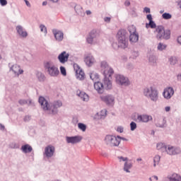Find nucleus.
<instances>
[{
  "label": "nucleus",
  "instance_id": "1",
  "mask_svg": "<svg viewBox=\"0 0 181 181\" xmlns=\"http://www.w3.org/2000/svg\"><path fill=\"white\" fill-rule=\"evenodd\" d=\"M129 35L126 30L121 29L117 32V37L118 42V47L127 49L128 47V37Z\"/></svg>",
  "mask_w": 181,
  "mask_h": 181
},
{
  "label": "nucleus",
  "instance_id": "2",
  "mask_svg": "<svg viewBox=\"0 0 181 181\" xmlns=\"http://www.w3.org/2000/svg\"><path fill=\"white\" fill-rule=\"evenodd\" d=\"M155 33L157 40H169L170 39V30L165 29L163 25H158Z\"/></svg>",
  "mask_w": 181,
  "mask_h": 181
},
{
  "label": "nucleus",
  "instance_id": "3",
  "mask_svg": "<svg viewBox=\"0 0 181 181\" xmlns=\"http://www.w3.org/2000/svg\"><path fill=\"white\" fill-rule=\"evenodd\" d=\"M144 95L146 98H149L153 103H156L159 100V91L152 86L144 89Z\"/></svg>",
  "mask_w": 181,
  "mask_h": 181
},
{
  "label": "nucleus",
  "instance_id": "4",
  "mask_svg": "<svg viewBox=\"0 0 181 181\" xmlns=\"http://www.w3.org/2000/svg\"><path fill=\"white\" fill-rule=\"evenodd\" d=\"M44 68L47 71L50 77H57L60 74L59 68L54 66V64L52 61L44 62Z\"/></svg>",
  "mask_w": 181,
  "mask_h": 181
},
{
  "label": "nucleus",
  "instance_id": "5",
  "mask_svg": "<svg viewBox=\"0 0 181 181\" xmlns=\"http://www.w3.org/2000/svg\"><path fill=\"white\" fill-rule=\"evenodd\" d=\"M105 143L108 146H119V141H118V136L106 135L105 137Z\"/></svg>",
  "mask_w": 181,
  "mask_h": 181
},
{
  "label": "nucleus",
  "instance_id": "6",
  "mask_svg": "<svg viewBox=\"0 0 181 181\" xmlns=\"http://www.w3.org/2000/svg\"><path fill=\"white\" fill-rule=\"evenodd\" d=\"M38 103L41 105L42 110L44 111H51L52 105L49 103V100L43 96H40L38 98Z\"/></svg>",
  "mask_w": 181,
  "mask_h": 181
},
{
  "label": "nucleus",
  "instance_id": "7",
  "mask_svg": "<svg viewBox=\"0 0 181 181\" xmlns=\"http://www.w3.org/2000/svg\"><path fill=\"white\" fill-rule=\"evenodd\" d=\"M165 152L167 153V155H170V156H175L176 155H180L181 149L180 147L168 144L167 145Z\"/></svg>",
  "mask_w": 181,
  "mask_h": 181
},
{
  "label": "nucleus",
  "instance_id": "8",
  "mask_svg": "<svg viewBox=\"0 0 181 181\" xmlns=\"http://www.w3.org/2000/svg\"><path fill=\"white\" fill-rule=\"evenodd\" d=\"M100 67L102 69V73L103 76L109 74V77H110V74H114V69L110 67V66L108 65V63L106 62V61H102L100 62Z\"/></svg>",
  "mask_w": 181,
  "mask_h": 181
},
{
  "label": "nucleus",
  "instance_id": "9",
  "mask_svg": "<svg viewBox=\"0 0 181 181\" xmlns=\"http://www.w3.org/2000/svg\"><path fill=\"white\" fill-rule=\"evenodd\" d=\"M103 87L105 90H112V74L103 75Z\"/></svg>",
  "mask_w": 181,
  "mask_h": 181
},
{
  "label": "nucleus",
  "instance_id": "10",
  "mask_svg": "<svg viewBox=\"0 0 181 181\" xmlns=\"http://www.w3.org/2000/svg\"><path fill=\"white\" fill-rule=\"evenodd\" d=\"M100 99L103 103H105L107 105L112 107L115 104V98L112 95H106L100 96Z\"/></svg>",
  "mask_w": 181,
  "mask_h": 181
},
{
  "label": "nucleus",
  "instance_id": "11",
  "mask_svg": "<svg viewBox=\"0 0 181 181\" xmlns=\"http://www.w3.org/2000/svg\"><path fill=\"white\" fill-rule=\"evenodd\" d=\"M9 71H12L14 76L19 77L21 74H23V69H21V66L18 64H14L11 66V63L8 64Z\"/></svg>",
  "mask_w": 181,
  "mask_h": 181
},
{
  "label": "nucleus",
  "instance_id": "12",
  "mask_svg": "<svg viewBox=\"0 0 181 181\" xmlns=\"http://www.w3.org/2000/svg\"><path fill=\"white\" fill-rule=\"evenodd\" d=\"M74 69L76 72V78L78 80H83L85 78V74L84 71H83V69L78 66L77 64H74Z\"/></svg>",
  "mask_w": 181,
  "mask_h": 181
},
{
  "label": "nucleus",
  "instance_id": "13",
  "mask_svg": "<svg viewBox=\"0 0 181 181\" xmlns=\"http://www.w3.org/2000/svg\"><path fill=\"white\" fill-rule=\"evenodd\" d=\"M83 140V136H66V141L68 144H71L74 145L76 144H80Z\"/></svg>",
  "mask_w": 181,
  "mask_h": 181
},
{
  "label": "nucleus",
  "instance_id": "14",
  "mask_svg": "<svg viewBox=\"0 0 181 181\" xmlns=\"http://www.w3.org/2000/svg\"><path fill=\"white\" fill-rule=\"evenodd\" d=\"M116 83L120 86H129V80L127 79L124 75H116Z\"/></svg>",
  "mask_w": 181,
  "mask_h": 181
},
{
  "label": "nucleus",
  "instance_id": "15",
  "mask_svg": "<svg viewBox=\"0 0 181 181\" xmlns=\"http://www.w3.org/2000/svg\"><path fill=\"white\" fill-rule=\"evenodd\" d=\"M175 94V90L172 87H167L163 92V96L165 100H170Z\"/></svg>",
  "mask_w": 181,
  "mask_h": 181
},
{
  "label": "nucleus",
  "instance_id": "16",
  "mask_svg": "<svg viewBox=\"0 0 181 181\" xmlns=\"http://www.w3.org/2000/svg\"><path fill=\"white\" fill-rule=\"evenodd\" d=\"M62 105H63V103H62V101L60 100H57L54 102L51 105L52 109L49 114H52V115H56V114L59 112V110H57V108H60V107H62Z\"/></svg>",
  "mask_w": 181,
  "mask_h": 181
},
{
  "label": "nucleus",
  "instance_id": "17",
  "mask_svg": "<svg viewBox=\"0 0 181 181\" xmlns=\"http://www.w3.org/2000/svg\"><path fill=\"white\" fill-rule=\"evenodd\" d=\"M54 146L49 145L45 148L44 156L47 158V159H50L54 155Z\"/></svg>",
  "mask_w": 181,
  "mask_h": 181
},
{
  "label": "nucleus",
  "instance_id": "18",
  "mask_svg": "<svg viewBox=\"0 0 181 181\" xmlns=\"http://www.w3.org/2000/svg\"><path fill=\"white\" fill-rule=\"evenodd\" d=\"M69 57H70V54L67 53V52L66 51H64L58 55L57 59L59 63H61L62 64H64V63L69 62Z\"/></svg>",
  "mask_w": 181,
  "mask_h": 181
},
{
  "label": "nucleus",
  "instance_id": "19",
  "mask_svg": "<svg viewBox=\"0 0 181 181\" xmlns=\"http://www.w3.org/2000/svg\"><path fill=\"white\" fill-rule=\"evenodd\" d=\"M52 33L57 42H62L63 39H64V33L62 30L53 29Z\"/></svg>",
  "mask_w": 181,
  "mask_h": 181
},
{
  "label": "nucleus",
  "instance_id": "20",
  "mask_svg": "<svg viewBox=\"0 0 181 181\" xmlns=\"http://www.w3.org/2000/svg\"><path fill=\"white\" fill-rule=\"evenodd\" d=\"M152 116L149 115H138L137 121L138 122H149V121H152Z\"/></svg>",
  "mask_w": 181,
  "mask_h": 181
},
{
  "label": "nucleus",
  "instance_id": "21",
  "mask_svg": "<svg viewBox=\"0 0 181 181\" xmlns=\"http://www.w3.org/2000/svg\"><path fill=\"white\" fill-rule=\"evenodd\" d=\"M163 181H181V176L177 173H171L167 176Z\"/></svg>",
  "mask_w": 181,
  "mask_h": 181
},
{
  "label": "nucleus",
  "instance_id": "22",
  "mask_svg": "<svg viewBox=\"0 0 181 181\" xmlns=\"http://www.w3.org/2000/svg\"><path fill=\"white\" fill-rule=\"evenodd\" d=\"M95 37H97V30H92L86 37L87 43H88V45H93V42H94Z\"/></svg>",
  "mask_w": 181,
  "mask_h": 181
},
{
  "label": "nucleus",
  "instance_id": "23",
  "mask_svg": "<svg viewBox=\"0 0 181 181\" xmlns=\"http://www.w3.org/2000/svg\"><path fill=\"white\" fill-rule=\"evenodd\" d=\"M16 30L20 37H28V32L23 28L22 25H17L16 28Z\"/></svg>",
  "mask_w": 181,
  "mask_h": 181
},
{
  "label": "nucleus",
  "instance_id": "24",
  "mask_svg": "<svg viewBox=\"0 0 181 181\" xmlns=\"http://www.w3.org/2000/svg\"><path fill=\"white\" fill-rule=\"evenodd\" d=\"M94 88L98 94H103L104 93V84L99 81L94 82Z\"/></svg>",
  "mask_w": 181,
  "mask_h": 181
},
{
  "label": "nucleus",
  "instance_id": "25",
  "mask_svg": "<svg viewBox=\"0 0 181 181\" xmlns=\"http://www.w3.org/2000/svg\"><path fill=\"white\" fill-rule=\"evenodd\" d=\"M84 62L86 66H88V67H90V66H93V64L95 63V59H94V57H93V55L88 54L85 57Z\"/></svg>",
  "mask_w": 181,
  "mask_h": 181
},
{
  "label": "nucleus",
  "instance_id": "26",
  "mask_svg": "<svg viewBox=\"0 0 181 181\" xmlns=\"http://www.w3.org/2000/svg\"><path fill=\"white\" fill-rule=\"evenodd\" d=\"M76 95H78V97H79L82 101H88V100H90L88 95L86 93V92L81 91V90H78L76 91Z\"/></svg>",
  "mask_w": 181,
  "mask_h": 181
},
{
  "label": "nucleus",
  "instance_id": "27",
  "mask_svg": "<svg viewBox=\"0 0 181 181\" xmlns=\"http://www.w3.org/2000/svg\"><path fill=\"white\" fill-rule=\"evenodd\" d=\"M157 150L163 153L166 152V149L168 148V145L165 143H158L156 146Z\"/></svg>",
  "mask_w": 181,
  "mask_h": 181
},
{
  "label": "nucleus",
  "instance_id": "28",
  "mask_svg": "<svg viewBox=\"0 0 181 181\" xmlns=\"http://www.w3.org/2000/svg\"><path fill=\"white\" fill-rule=\"evenodd\" d=\"M139 40V34L137 33H134L132 34H130L129 35V41L132 43H136Z\"/></svg>",
  "mask_w": 181,
  "mask_h": 181
},
{
  "label": "nucleus",
  "instance_id": "29",
  "mask_svg": "<svg viewBox=\"0 0 181 181\" xmlns=\"http://www.w3.org/2000/svg\"><path fill=\"white\" fill-rule=\"evenodd\" d=\"M21 149L23 153H30L33 151V148L29 144L23 145Z\"/></svg>",
  "mask_w": 181,
  "mask_h": 181
},
{
  "label": "nucleus",
  "instance_id": "30",
  "mask_svg": "<svg viewBox=\"0 0 181 181\" xmlns=\"http://www.w3.org/2000/svg\"><path fill=\"white\" fill-rule=\"evenodd\" d=\"M166 125V118L158 119V122L156 123V127L157 128H165Z\"/></svg>",
  "mask_w": 181,
  "mask_h": 181
},
{
  "label": "nucleus",
  "instance_id": "31",
  "mask_svg": "<svg viewBox=\"0 0 181 181\" xmlns=\"http://www.w3.org/2000/svg\"><path fill=\"white\" fill-rule=\"evenodd\" d=\"M36 77L38 80V81H40V83H43L46 80V76H45V74L37 71L36 73Z\"/></svg>",
  "mask_w": 181,
  "mask_h": 181
},
{
  "label": "nucleus",
  "instance_id": "32",
  "mask_svg": "<svg viewBox=\"0 0 181 181\" xmlns=\"http://www.w3.org/2000/svg\"><path fill=\"white\" fill-rule=\"evenodd\" d=\"M168 62L171 66H175V64H177V57L176 56H171L168 59Z\"/></svg>",
  "mask_w": 181,
  "mask_h": 181
},
{
  "label": "nucleus",
  "instance_id": "33",
  "mask_svg": "<svg viewBox=\"0 0 181 181\" xmlns=\"http://www.w3.org/2000/svg\"><path fill=\"white\" fill-rule=\"evenodd\" d=\"M158 60V58H156V56L155 55H150L148 57V62L151 66H156V62Z\"/></svg>",
  "mask_w": 181,
  "mask_h": 181
},
{
  "label": "nucleus",
  "instance_id": "34",
  "mask_svg": "<svg viewBox=\"0 0 181 181\" xmlns=\"http://www.w3.org/2000/svg\"><path fill=\"white\" fill-rule=\"evenodd\" d=\"M74 10L76 13H77V15L81 16L84 13V11H83V7H81V6L80 5H76L74 6Z\"/></svg>",
  "mask_w": 181,
  "mask_h": 181
},
{
  "label": "nucleus",
  "instance_id": "35",
  "mask_svg": "<svg viewBox=\"0 0 181 181\" xmlns=\"http://www.w3.org/2000/svg\"><path fill=\"white\" fill-rule=\"evenodd\" d=\"M132 168V163H128L127 161L124 163V172H127V173H130L131 171H129V169H131Z\"/></svg>",
  "mask_w": 181,
  "mask_h": 181
},
{
  "label": "nucleus",
  "instance_id": "36",
  "mask_svg": "<svg viewBox=\"0 0 181 181\" xmlns=\"http://www.w3.org/2000/svg\"><path fill=\"white\" fill-rule=\"evenodd\" d=\"M146 29H148V28H151V29H156V28H158V26H156V23H155V21H149V23H146Z\"/></svg>",
  "mask_w": 181,
  "mask_h": 181
},
{
  "label": "nucleus",
  "instance_id": "37",
  "mask_svg": "<svg viewBox=\"0 0 181 181\" xmlns=\"http://www.w3.org/2000/svg\"><path fill=\"white\" fill-rule=\"evenodd\" d=\"M160 162V156L156 155L153 158V166L154 168H156L158 165H159V163Z\"/></svg>",
  "mask_w": 181,
  "mask_h": 181
},
{
  "label": "nucleus",
  "instance_id": "38",
  "mask_svg": "<svg viewBox=\"0 0 181 181\" xmlns=\"http://www.w3.org/2000/svg\"><path fill=\"white\" fill-rule=\"evenodd\" d=\"M90 78H91L93 81H98V78H100V75L97 73H92L90 74Z\"/></svg>",
  "mask_w": 181,
  "mask_h": 181
},
{
  "label": "nucleus",
  "instance_id": "39",
  "mask_svg": "<svg viewBox=\"0 0 181 181\" xmlns=\"http://www.w3.org/2000/svg\"><path fill=\"white\" fill-rule=\"evenodd\" d=\"M97 115H99L100 119H104L107 117V110L104 109L100 113H97Z\"/></svg>",
  "mask_w": 181,
  "mask_h": 181
},
{
  "label": "nucleus",
  "instance_id": "40",
  "mask_svg": "<svg viewBox=\"0 0 181 181\" xmlns=\"http://www.w3.org/2000/svg\"><path fill=\"white\" fill-rule=\"evenodd\" d=\"M166 47H168V46L162 42L158 43L157 49L158 50H159V52H162L163 50H165Z\"/></svg>",
  "mask_w": 181,
  "mask_h": 181
},
{
  "label": "nucleus",
  "instance_id": "41",
  "mask_svg": "<svg viewBox=\"0 0 181 181\" xmlns=\"http://www.w3.org/2000/svg\"><path fill=\"white\" fill-rule=\"evenodd\" d=\"M128 31L129 32L130 35H132V33H136V28L134 25H129L128 27Z\"/></svg>",
  "mask_w": 181,
  "mask_h": 181
},
{
  "label": "nucleus",
  "instance_id": "42",
  "mask_svg": "<svg viewBox=\"0 0 181 181\" xmlns=\"http://www.w3.org/2000/svg\"><path fill=\"white\" fill-rule=\"evenodd\" d=\"M78 128L83 131V132H86V129H87V126L83 123L78 124Z\"/></svg>",
  "mask_w": 181,
  "mask_h": 181
},
{
  "label": "nucleus",
  "instance_id": "43",
  "mask_svg": "<svg viewBox=\"0 0 181 181\" xmlns=\"http://www.w3.org/2000/svg\"><path fill=\"white\" fill-rule=\"evenodd\" d=\"M162 18H163V19H165L166 21H168L169 19H172V14H170L169 13H164L162 15Z\"/></svg>",
  "mask_w": 181,
  "mask_h": 181
},
{
  "label": "nucleus",
  "instance_id": "44",
  "mask_svg": "<svg viewBox=\"0 0 181 181\" xmlns=\"http://www.w3.org/2000/svg\"><path fill=\"white\" fill-rule=\"evenodd\" d=\"M40 32H43L45 35L47 34V28H46V25L43 24L40 25Z\"/></svg>",
  "mask_w": 181,
  "mask_h": 181
},
{
  "label": "nucleus",
  "instance_id": "45",
  "mask_svg": "<svg viewBox=\"0 0 181 181\" xmlns=\"http://www.w3.org/2000/svg\"><path fill=\"white\" fill-rule=\"evenodd\" d=\"M130 129L131 131H135L136 129V123H135V122L130 123Z\"/></svg>",
  "mask_w": 181,
  "mask_h": 181
},
{
  "label": "nucleus",
  "instance_id": "46",
  "mask_svg": "<svg viewBox=\"0 0 181 181\" xmlns=\"http://www.w3.org/2000/svg\"><path fill=\"white\" fill-rule=\"evenodd\" d=\"M60 71H61V74H62V76H67V72L66 71V68L64 66H60Z\"/></svg>",
  "mask_w": 181,
  "mask_h": 181
},
{
  "label": "nucleus",
  "instance_id": "47",
  "mask_svg": "<svg viewBox=\"0 0 181 181\" xmlns=\"http://www.w3.org/2000/svg\"><path fill=\"white\" fill-rule=\"evenodd\" d=\"M116 131L117 132H119V134H122V132H124V127L118 126Z\"/></svg>",
  "mask_w": 181,
  "mask_h": 181
},
{
  "label": "nucleus",
  "instance_id": "48",
  "mask_svg": "<svg viewBox=\"0 0 181 181\" xmlns=\"http://www.w3.org/2000/svg\"><path fill=\"white\" fill-rule=\"evenodd\" d=\"M117 139H118V141H119V144H121V141H128V139H126L125 137H122L120 136H117Z\"/></svg>",
  "mask_w": 181,
  "mask_h": 181
},
{
  "label": "nucleus",
  "instance_id": "49",
  "mask_svg": "<svg viewBox=\"0 0 181 181\" xmlns=\"http://www.w3.org/2000/svg\"><path fill=\"white\" fill-rule=\"evenodd\" d=\"M117 158L119 159V162H127V160H128V158H125L123 156H119L117 157Z\"/></svg>",
  "mask_w": 181,
  "mask_h": 181
},
{
  "label": "nucleus",
  "instance_id": "50",
  "mask_svg": "<svg viewBox=\"0 0 181 181\" xmlns=\"http://www.w3.org/2000/svg\"><path fill=\"white\" fill-rule=\"evenodd\" d=\"M30 119H31L30 115H25L23 118L24 122H29V121H30Z\"/></svg>",
  "mask_w": 181,
  "mask_h": 181
},
{
  "label": "nucleus",
  "instance_id": "51",
  "mask_svg": "<svg viewBox=\"0 0 181 181\" xmlns=\"http://www.w3.org/2000/svg\"><path fill=\"white\" fill-rule=\"evenodd\" d=\"M0 4L1 6H6V5H8V1L6 0H0Z\"/></svg>",
  "mask_w": 181,
  "mask_h": 181
},
{
  "label": "nucleus",
  "instance_id": "52",
  "mask_svg": "<svg viewBox=\"0 0 181 181\" xmlns=\"http://www.w3.org/2000/svg\"><path fill=\"white\" fill-rule=\"evenodd\" d=\"M132 56H133V59H136V57L139 56V52H138L137 51H134L132 52Z\"/></svg>",
  "mask_w": 181,
  "mask_h": 181
},
{
  "label": "nucleus",
  "instance_id": "53",
  "mask_svg": "<svg viewBox=\"0 0 181 181\" xmlns=\"http://www.w3.org/2000/svg\"><path fill=\"white\" fill-rule=\"evenodd\" d=\"M18 103L21 105H25V104H28V100H20L18 101Z\"/></svg>",
  "mask_w": 181,
  "mask_h": 181
},
{
  "label": "nucleus",
  "instance_id": "54",
  "mask_svg": "<svg viewBox=\"0 0 181 181\" xmlns=\"http://www.w3.org/2000/svg\"><path fill=\"white\" fill-rule=\"evenodd\" d=\"M104 21L107 22V23H110L111 22V18L110 17H105Z\"/></svg>",
  "mask_w": 181,
  "mask_h": 181
},
{
  "label": "nucleus",
  "instance_id": "55",
  "mask_svg": "<svg viewBox=\"0 0 181 181\" xmlns=\"http://www.w3.org/2000/svg\"><path fill=\"white\" fill-rule=\"evenodd\" d=\"M144 12H146V13H151V8H148V7H145L144 8Z\"/></svg>",
  "mask_w": 181,
  "mask_h": 181
},
{
  "label": "nucleus",
  "instance_id": "56",
  "mask_svg": "<svg viewBox=\"0 0 181 181\" xmlns=\"http://www.w3.org/2000/svg\"><path fill=\"white\" fill-rule=\"evenodd\" d=\"M146 18H147L148 21H149V22H151V21H153V18H152V15L151 14H148L146 16Z\"/></svg>",
  "mask_w": 181,
  "mask_h": 181
},
{
  "label": "nucleus",
  "instance_id": "57",
  "mask_svg": "<svg viewBox=\"0 0 181 181\" xmlns=\"http://www.w3.org/2000/svg\"><path fill=\"white\" fill-rule=\"evenodd\" d=\"M25 3V5H27V6L28 8H30L32 6V5H30V3L29 2V1L28 0H24Z\"/></svg>",
  "mask_w": 181,
  "mask_h": 181
},
{
  "label": "nucleus",
  "instance_id": "58",
  "mask_svg": "<svg viewBox=\"0 0 181 181\" xmlns=\"http://www.w3.org/2000/svg\"><path fill=\"white\" fill-rule=\"evenodd\" d=\"M124 5H125V6H129V5H131V2L129 1V0H127L124 2Z\"/></svg>",
  "mask_w": 181,
  "mask_h": 181
},
{
  "label": "nucleus",
  "instance_id": "59",
  "mask_svg": "<svg viewBox=\"0 0 181 181\" xmlns=\"http://www.w3.org/2000/svg\"><path fill=\"white\" fill-rule=\"evenodd\" d=\"M177 42L179 43V45H181V35L177 37Z\"/></svg>",
  "mask_w": 181,
  "mask_h": 181
},
{
  "label": "nucleus",
  "instance_id": "60",
  "mask_svg": "<svg viewBox=\"0 0 181 181\" xmlns=\"http://www.w3.org/2000/svg\"><path fill=\"white\" fill-rule=\"evenodd\" d=\"M165 112H169V111H170V106H166L165 107Z\"/></svg>",
  "mask_w": 181,
  "mask_h": 181
},
{
  "label": "nucleus",
  "instance_id": "61",
  "mask_svg": "<svg viewBox=\"0 0 181 181\" xmlns=\"http://www.w3.org/2000/svg\"><path fill=\"white\" fill-rule=\"evenodd\" d=\"M0 130L5 131V126L2 124H0Z\"/></svg>",
  "mask_w": 181,
  "mask_h": 181
},
{
  "label": "nucleus",
  "instance_id": "62",
  "mask_svg": "<svg viewBox=\"0 0 181 181\" xmlns=\"http://www.w3.org/2000/svg\"><path fill=\"white\" fill-rule=\"evenodd\" d=\"M177 78L178 81H181V74H178L177 75Z\"/></svg>",
  "mask_w": 181,
  "mask_h": 181
},
{
  "label": "nucleus",
  "instance_id": "63",
  "mask_svg": "<svg viewBox=\"0 0 181 181\" xmlns=\"http://www.w3.org/2000/svg\"><path fill=\"white\" fill-rule=\"evenodd\" d=\"M86 15H91V11L88 10L86 11Z\"/></svg>",
  "mask_w": 181,
  "mask_h": 181
},
{
  "label": "nucleus",
  "instance_id": "64",
  "mask_svg": "<svg viewBox=\"0 0 181 181\" xmlns=\"http://www.w3.org/2000/svg\"><path fill=\"white\" fill-rule=\"evenodd\" d=\"M46 5H47V1H43L42 6H46Z\"/></svg>",
  "mask_w": 181,
  "mask_h": 181
}]
</instances>
